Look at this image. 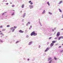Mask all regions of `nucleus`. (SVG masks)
I'll list each match as a JSON object with an SVG mask.
<instances>
[{"instance_id":"f257e3e1","label":"nucleus","mask_w":63,"mask_h":63,"mask_svg":"<svg viewBox=\"0 0 63 63\" xmlns=\"http://www.w3.org/2000/svg\"><path fill=\"white\" fill-rule=\"evenodd\" d=\"M31 36H33V35H34V36H36L37 35V33H35V31H33L32 32L31 34Z\"/></svg>"},{"instance_id":"f03ea898","label":"nucleus","mask_w":63,"mask_h":63,"mask_svg":"<svg viewBox=\"0 0 63 63\" xmlns=\"http://www.w3.org/2000/svg\"><path fill=\"white\" fill-rule=\"evenodd\" d=\"M60 35V32H58L56 35V36L57 37H59V35Z\"/></svg>"},{"instance_id":"7ed1b4c3","label":"nucleus","mask_w":63,"mask_h":63,"mask_svg":"<svg viewBox=\"0 0 63 63\" xmlns=\"http://www.w3.org/2000/svg\"><path fill=\"white\" fill-rule=\"evenodd\" d=\"M29 6L30 7V9H32V8H33V6L32 5H29Z\"/></svg>"},{"instance_id":"20e7f679","label":"nucleus","mask_w":63,"mask_h":63,"mask_svg":"<svg viewBox=\"0 0 63 63\" xmlns=\"http://www.w3.org/2000/svg\"><path fill=\"white\" fill-rule=\"evenodd\" d=\"M19 32L21 33H23L24 32V31H22V30H20L19 31Z\"/></svg>"},{"instance_id":"39448f33","label":"nucleus","mask_w":63,"mask_h":63,"mask_svg":"<svg viewBox=\"0 0 63 63\" xmlns=\"http://www.w3.org/2000/svg\"><path fill=\"white\" fill-rule=\"evenodd\" d=\"M32 44V41L30 42L29 44V45H31Z\"/></svg>"},{"instance_id":"423d86ee","label":"nucleus","mask_w":63,"mask_h":63,"mask_svg":"<svg viewBox=\"0 0 63 63\" xmlns=\"http://www.w3.org/2000/svg\"><path fill=\"white\" fill-rule=\"evenodd\" d=\"M57 41H52V43H55Z\"/></svg>"},{"instance_id":"0eeeda50","label":"nucleus","mask_w":63,"mask_h":63,"mask_svg":"<svg viewBox=\"0 0 63 63\" xmlns=\"http://www.w3.org/2000/svg\"><path fill=\"white\" fill-rule=\"evenodd\" d=\"M53 45L54 44L52 43L50 45V46H51V47H52V46H53Z\"/></svg>"},{"instance_id":"6e6552de","label":"nucleus","mask_w":63,"mask_h":63,"mask_svg":"<svg viewBox=\"0 0 63 63\" xmlns=\"http://www.w3.org/2000/svg\"><path fill=\"white\" fill-rule=\"evenodd\" d=\"M14 29V28L13 27H12L10 29V30H13Z\"/></svg>"},{"instance_id":"1a4fd4ad","label":"nucleus","mask_w":63,"mask_h":63,"mask_svg":"<svg viewBox=\"0 0 63 63\" xmlns=\"http://www.w3.org/2000/svg\"><path fill=\"white\" fill-rule=\"evenodd\" d=\"M24 5L22 4L21 6V7L22 8H23L24 7Z\"/></svg>"},{"instance_id":"9d476101","label":"nucleus","mask_w":63,"mask_h":63,"mask_svg":"<svg viewBox=\"0 0 63 63\" xmlns=\"http://www.w3.org/2000/svg\"><path fill=\"white\" fill-rule=\"evenodd\" d=\"M51 58H49L48 59V61H49V60H51Z\"/></svg>"},{"instance_id":"9b49d317","label":"nucleus","mask_w":63,"mask_h":63,"mask_svg":"<svg viewBox=\"0 0 63 63\" xmlns=\"http://www.w3.org/2000/svg\"><path fill=\"white\" fill-rule=\"evenodd\" d=\"M62 2V1H60V2L59 3V4H60Z\"/></svg>"},{"instance_id":"f8f14e48","label":"nucleus","mask_w":63,"mask_h":63,"mask_svg":"<svg viewBox=\"0 0 63 63\" xmlns=\"http://www.w3.org/2000/svg\"><path fill=\"white\" fill-rule=\"evenodd\" d=\"M49 48H50L49 47H48L46 48V49L48 50H49Z\"/></svg>"},{"instance_id":"ddd939ff","label":"nucleus","mask_w":63,"mask_h":63,"mask_svg":"<svg viewBox=\"0 0 63 63\" xmlns=\"http://www.w3.org/2000/svg\"><path fill=\"white\" fill-rule=\"evenodd\" d=\"M47 4H48V6H49V2L48 1L47 2Z\"/></svg>"},{"instance_id":"4468645a","label":"nucleus","mask_w":63,"mask_h":63,"mask_svg":"<svg viewBox=\"0 0 63 63\" xmlns=\"http://www.w3.org/2000/svg\"><path fill=\"white\" fill-rule=\"evenodd\" d=\"M59 10L60 12H61V13H62V11H61V10H60V9H59Z\"/></svg>"},{"instance_id":"2eb2a0df","label":"nucleus","mask_w":63,"mask_h":63,"mask_svg":"<svg viewBox=\"0 0 63 63\" xmlns=\"http://www.w3.org/2000/svg\"><path fill=\"white\" fill-rule=\"evenodd\" d=\"M0 35H2L3 36H4V34H3V33H1L0 34Z\"/></svg>"},{"instance_id":"dca6fc26","label":"nucleus","mask_w":63,"mask_h":63,"mask_svg":"<svg viewBox=\"0 0 63 63\" xmlns=\"http://www.w3.org/2000/svg\"><path fill=\"white\" fill-rule=\"evenodd\" d=\"M0 42L1 43H3V41L1 40V39H0Z\"/></svg>"},{"instance_id":"f3484780","label":"nucleus","mask_w":63,"mask_h":63,"mask_svg":"<svg viewBox=\"0 0 63 63\" xmlns=\"http://www.w3.org/2000/svg\"><path fill=\"white\" fill-rule=\"evenodd\" d=\"M15 29H13L12 30V32H14V31H15Z\"/></svg>"},{"instance_id":"a211bd4d","label":"nucleus","mask_w":63,"mask_h":63,"mask_svg":"<svg viewBox=\"0 0 63 63\" xmlns=\"http://www.w3.org/2000/svg\"><path fill=\"white\" fill-rule=\"evenodd\" d=\"M61 37H59V38H58V39H59V40H60V39H61Z\"/></svg>"},{"instance_id":"6ab92c4d","label":"nucleus","mask_w":63,"mask_h":63,"mask_svg":"<svg viewBox=\"0 0 63 63\" xmlns=\"http://www.w3.org/2000/svg\"><path fill=\"white\" fill-rule=\"evenodd\" d=\"M52 60H51V61H50L49 62V63H51V62H52Z\"/></svg>"},{"instance_id":"aec40b11","label":"nucleus","mask_w":63,"mask_h":63,"mask_svg":"<svg viewBox=\"0 0 63 63\" xmlns=\"http://www.w3.org/2000/svg\"><path fill=\"white\" fill-rule=\"evenodd\" d=\"M45 10H44L43 12V14H45Z\"/></svg>"},{"instance_id":"412c9836","label":"nucleus","mask_w":63,"mask_h":63,"mask_svg":"<svg viewBox=\"0 0 63 63\" xmlns=\"http://www.w3.org/2000/svg\"><path fill=\"white\" fill-rule=\"evenodd\" d=\"M54 59L55 60H57V58L56 57H54Z\"/></svg>"},{"instance_id":"4be33fe9","label":"nucleus","mask_w":63,"mask_h":63,"mask_svg":"<svg viewBox=\"0 0 63 63\" xmlns=\"http://www.w3.org/2000/svg\"><path fill=\"white\" fill-rule=\"evenodd\" d=\"M17 28V27H16V26H15L14 27V28H15V29H16V28Z\"/></svg>"},{"instance_id":"5701e85b","label":"nucleus","mask_w":63,"mask_h":63,"mask_svg":"<svg viewBox=\"0 0 63 63\" xmlns=\"http://www.w3.org/2000/svg\"><path fill=\"white\" fill-rule=\"evenodd\" d=\"M7 27H10V26L9 25H8L7 26Z\"/></svg>"},{"instance_id":"b1692460","label":"nucleus","mask_w":63,"mask_h":63,"mask_svg":"<svg viewBox=\"0 0 63 63\" xmlns=\"http://www.w3.org/2000/svg\"><path fill=\"white\" fill-rule=\"evenodd\" d=\"M47 51L48 50L46 49L45 50V52H47Z\"/></svg>"},{"instance_id":"393cba45","label":"nucleus","mask_w":63,"mask_h":63,"mask_svg":"<svg viewBox=\"0 0 63 63\" xmlns=\"http://www.w3.org/2000/svg\"><path fill=\"white\" fill-rule=\"evenodd\" d=\"M48 13L50 15H52V13L50 12H49Z\"/></svg>"},{"instance_id":"a878e982","label":"nucleus","mask_w":63,"mask_h":63,"mask_svg":"<svg viewBox=\"0 0 63 63\" xmlns=\"http://www.w3.org/2000/svg\"><path fill=\"white\" fill-rule=\"evenodd\" d=\"M19 42V41H17L16 42V44H17V43H18Z\"/></svg>"},{"instance_id":"bb28decb","label":"nucleus","mask_w":63,"mask_h":63,"mask_svg":"<svg viewBox=\"0 0 63 63\" xmlns=\"http://www.w3.org/2000/svg\"><path fill=\"white\" fill-rule=\"evenodd\" d=\"M2 27H3L2 26H0V28H2Z\"/></svg>"},{"instance_id":"cd10ccee","label":"nucleus","mask_w":63,"mask_h":63,"mask_svg":"<svg viewBox=\"0 0 63 63\" xmlns=\"http://www.w3.org/2000/svg\"><path fill=\"white\" fill-rule=\"evenodd\" d=\"M51 37H50L48 39L49 40H50V39H51Z\"/></svg>"},{"instance_id":"c85d7f7f","label":"nucleus","mask_w":63,"mask_h":63,"mask_svg":"<svg viewBox=\"0 0 63 63\" xmlns=\"http://www.w3.org/2000/svg\"><path fill=\"white\" fill-rule=\"evenodd\" d=\"M26 38H28L29 37V36H28V35H27L26 36Z\"/></svg>"},{"instance_id":"c756f323","label":"nucleus","mask_w":63,"mask_h":63,"mask_svg":"<svg viewBox=\"0 0 63 63\" xmlns=\"http://www.w3.org/2000/svg\"><path fill=\"white\" fill-rule=\"evenodd\" d=\"M29 3H31V0L29 1Z\"/></svg>"},{"instance_id":"7c9ffc66","label":"nucleus","mask_w":63,"mask_h":63,"mask_svg":"<svg viewBox=\"0 0 63 63\" xmlns=\"http://www.w3.org/2000/svg\"><path fill=\"white\" fill-rule=\"evenodd\" d=\"M31 3H30L31 5H32L33 4V3L32 2H31Z\"/></svg>"},{"instance_id":"2f4dec72","label":"nucleus","mask_w":63,"mask_h":63,"mask_svg":"<svg viewBox=\"0 0 63 63\" xmlns=\"http://www.w3.org/2000/svg\"><path fill=\"white\" fill-rule=\"evenodd\" d=\"M61 39H63V36H61Z\"/></svg>"},{"instance_id":"473e14b6","label":"nucleus","mask_w":63,"mask_h":63,"mask_svg":"<svg viewBox=\"0 0 63 63\" xmlns=\"http://www.w3.org/2000/svg\"><path fill=\"white\" fill-rule=\"evenodd\" d=\"M15 6V5H13L12 6V7H14V6Z\"/></svg>"},{"instance_id":"72a5a7b5","label":"nucleus","mask_w":63,"mask_h":63,"mask_svg":"<svg viewBox=\"0 0 63 63\" xmlns=\"http://www.w3.org/2000/svg\"><path fill=\"white\" fill-rule=\"evenodd\" d=\"M28 24H30V22H28Z\"/></svg>"},{"instance_id":"f704fd0d","label":"nucleus","mask_w":63,"mask_h":63,"mask_svg":"<svg viewBox=\"0 0 63 63\" xmlns=\"http://www.w3.org/2000/svg\"><path fill=\"white\" fill-rule=\"evenodd\" d=\"M57 39V37H56V38H54V39L55 40H56V39Z\"/></svg>"},{"instance_id":"c9c22d12","label":"nucleus","mask_w":63,"mask_h":63,"mask_svg":"<svg viewBox=\"0 0 63 63\" xmlns=\"http://www.w3.org/2000/svg\"><path fill=\"white\" fill-rule=\"evenodd\" d=\"M61 46H60L59 47V48H61Z\"/></svg>"},{"instance_id":"e433bc0d","label":"nucleus","mask_w":63,"mask_h":63,"mask_svg":"<svg viewBox=\"0 0 63 63\" xmlns=\"http://www.w3.org/2000/svg\"><path fill=\"white\" fill-rule=\"evenodd\" d=\"M12 16H14V13H13L12 14Z\"/></svg>"},{"instance_id":"4c0bfd02","label":"nucleus","mask_w":63,"mask_h":63,"mask_svg":"<svg viewBox=\"0 0 63 63\" xmlns=\"http://www.w3.org/2000/svg\"><path fill=\"white\" fill-rule=\"evenodd\" d=\"M4 14H4V13H2V15H4Z\"/></svg>"},{"instance_id":"58836bf2","label":"nucleus","mask_w":63,"mask_h":63,"mask_svg":"<svg viewBox=\"0 0 63 63\" xmlns=\"http://www.w3.org/2000/svg\"><path fill=\"white\" fill-rule=\"evenodd\" d=\"M63 50H61L60 51V52H63Z\"/></svg>"},{"instance_id":"ea45409f","label":"nucleus","mask_w":63,"mask_h":63,"mask_svg":"<svg viewBox=\"0 0 63 63\" xmlns=\"http://www.w3.org/2000/svg\"><path fill=\"white\" fill-rule=\"evenodd\" d=\"M25 31L26 32H27V30H26Z\"/></svg>"},{"instance_id":"a19ab883","label":"nucleus","mask_w":63,"mask_h":63,"mask_svg":"<svg viewBox=\"0 0 63 63\" xmlns=\"http://www.w3.org/2000/svg\"><path fill=\"white\" fill-rule=\"evenodd\" d=\"M26 26H28V23L27 24H26Z\"/></svg>"},{"instance_id":"79ce46f5","label":"nucleus","mask_w":63,"mask_h":63,"mask_svg":"<svg viewBox=\"0 0 63 63\" xmlns=\"http://www.w3.org/2000/svg\"><path fill=\"white\" fill-rule=\"evenodd\" d=\"M2 31H5V29H3L2 30Z\"/></svg>"},{"instance_id":"37998d69","label":"nucleus","mask_w":63,"mask_h":63,"mask_svg":"<svg viewBox=\"0 0 63 63\" xmlns=\"http://www.w3.org/2000/svg\"><path fill=\"white\" fill-rule=\"evenodd\" d=\"M26 15V14L24 13V16H25Z\"/></svg>"},{"instance_id":"c03bdc74","label":"nucleus","mask_w":63,"mask_h":63,"mask_svg":"<svg viewBox=\"0 0 63 63\" xmlns=\"http://www.w3.org/2000/svg\"><path fill=\"white\" fill-rule=\"evenodd\" d=\"M48 44H49V43L47 42V45H48Z\"/></svg>"},{"instance_id":"a18cd8bd","label":"nucleus","mask_w":63,"mask_h":63,"mask_svg":"<svg viewBox=\"0 0 63 63\" xmlns=\"http://www.w3.org/2000/svg\"><path fill=\"white\" fill-rule=\"evenodd\" d=\"M40 47H41V46H39V47H39V48H40Z\"/></svg>"},{"instance_id":"49530a36","label":"nucleus","mask_w":63,"mask_h":63,"mask_svg":"<svg viewBox=\"0 0 63 63\" xmlns=\"http://www.w3.org/2000/svg\"><path fill=\"white\" fill-rule=\"evenodd\" d=\"M29 59H27V60H28V61H29Z\"/></svg>"},{"instance_id":"de8ad7c7","label":"nucleus","mask_w":63,"mask_h":63,"mask_svg":"<svg viewBox=\"0 0 63 63\" xmlns=\"http://www.w3.org/2000/svg\"><path fill=\"white\" fill-rule=\"evenodd\" d=\"M32 26H30V28H32Z\"/></svg>"},{"instance_id":"09e8293b","label":"nucleus","mask_w":63,"mask_h":63,"mask_svg":"<svg viewBox=\"0 0 63 63\" xmlns=\"http://www.w3.org/2000/svg\"><path fill=\"white\" fill-rule=\"evenodd\" d=\"M8 4H9V3H6V5H8Z\"/></svg>"},{"instance_id":"8fccbe9b","label":"nucleus","mask_w":63,"mask_h":63,"mask_svg":"<svg viewBox=\"0 0 63 63\" xmlns=\"http://www.w3.org/2000/svg\"><path fill=\"white\" fill-rule=\"evenodd\" d=\"M23 17H25V16L23 15Z\"/></svg>"},{"instance_id":"3c124183","label":"nucleus","mask_w":63,"mask_h":63,"mask_svg":"<svg viewBox=\"0 0 63 63\" xmlns=\"http://www.w3.org/2000/svg\"><path fill=\"white\" fill-rule=\"evenodd\" d=\"M20 13H22V11H20Z\"/></svg>"},{"instance_id":"603ef678","label":"nucleus","mask_w":63,"mask_h":63,"mask_svg":"<svg viewBox=\"0 0 63 63\" xmlns=\"http://www.w3.org/2000/svg\"><path fill=\"white\" fill-rule=\"evenodd\" d=\"M62 30H63V29H61Z\"/></svg>"},{"instance_id":"864d4df0","label":"nucleus","mask_w":63,"mask_h":63,"mask_svg":"<svg viewBox=\"0 0 63 63\" xmlns=\"http://www.w3.org/2000/svg\"><path fill=\"white\" fill-rule=\"evenodd\" d=\"M2 32V31H0V33L1 32Z\"/></svg>"},{"instance_id":"5fc2aeb1","label":"nucleus","mask_w":63,"mask_h":63,"mask_svg":"<svg viewBox=\"0 0 63 63\" xmlns=\"http://www.w3.org/2000/svg\"><path fill=\"white\" fill-rule=\"evenodd\" d=\"M62 17L63 18V15H62Z\"/></svg>"},{"instance_id":"6e6d98bb","label":"nucleus","mask_w":63,"mask_h":63,"mask_svg":"<svg viewBox=\"0 0 63 63\" xmlns=\"http://www.w3.org/2000/svg\"><path fill=\"white\" fill-rule=\"evenodd\" d=\"M53 31H54V30H52Z\"/></svg>"},{"instance_id":"4d7b16f0","label":"nucleus","mask_w":63,"mask_h":63,"mask_svg":"<svg viewBox=\"0 0 63 63\" xmlns=\"http://www.w3.org/2000/svg\"><path fill=\"white\" fill-rule=\"evenodd\" d=\"M13 11H15V10H13Z\"/></svg>"},{"instance_id":"13d9d810","label":"nucleus","mask_w":63,"mask_h":63,"mask_svg":"<svg viewBox=\"0 0 63 63\" xmlns=\"http://www.w3.org/2000/svg\"><path fill=\"white\" fill-rule=\"evenodd\" d=\"M62 46H63V44H62Z\"/></svg>"},{"instance_id":"bf43d9fd","label":"nucleus","mask_w":63,"mask_h":63,"mask_svg":"<svg viewBox=\"0 0 63 63\" xmlns=\"http://www.w3.org/2000/svg\"><path fill=\"white\" fill-rule=\"evenodd\" d=\"M7 16H6V17H7Z\"/></svg>"},{"instance_id":"052dcab7","label":"nucleus","mask_w":63,"mask_h":63,"mask_svg":"<svg viewBox=\"0 0 63 63\" xmlns=\"http://www.w3.org/2000/svg\"><path fill=\"white\" fill-rule=\"evenodd\" d=\"M5 13V12H4Z\"/></svg>"}]
</instances>
